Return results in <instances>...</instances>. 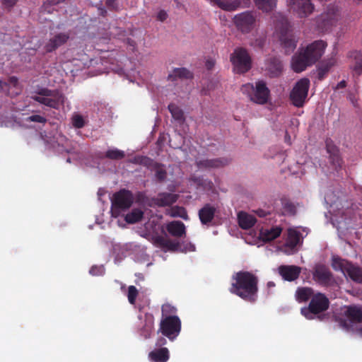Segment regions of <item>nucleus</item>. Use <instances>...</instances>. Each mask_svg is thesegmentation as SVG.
<instances>
[{"label":"nucleus","instance_id":"1","mask_svg":"<svg viewBox=\"0 0 362 362\" xmlns=\"http://www.w3.org/2000/svg\"><path fill=\"white\" fill-rule=\"evenodd\" d=\"M258 277L250 272L241 271L233 275L230 291L244 300L254 303L258 298Z\"/></svg>","mask_w":362,"mask_h":362},{"label":"nucleus","instance_id":"2","mask_svg":"<svg viewBox=\"0 0 362 362\" xmlns=\"http://www.w3.org/2000/svg\"><path fill=\"white\" fill-rule=\"evenodd\" d=\"M327 44L323 40H316L308 45L305 49H300L296 53L291 60V66L296 73L304 71L317 62L324 54Z\"/></svg>","mask_w":362,"mask_h":362},{"label":"nucleus","instance_id":"3","mask_svg":"<svg viewBox=\"0 0 362 362\" xmlns=\"http://www.w3.org/2000/svg\"><path fill=\"white\" fill-rule=\"evenodd\" d=\"M329 303V300L325 294L317 292L310 300L308 305L301 308L300 313L309 320H321L322 313L328 310Z\"/></svg>","mask_w":362,"mask_h":362},{"label":"nucleus","instance_id":"4","mask_svg":"<svg viewBox=\"0 0 362 362\" xmlns=\"http://www.w3.org/2000/svg\"><path fill=\"white\" fill-rule=\"evenodd\" d=\"M276 30L281 33L280 41L285 49V53L291 54L296 47L297 41L292 33L289 31V23L287 18L281 13H278L273 17Z\"/></svg>","mask_w":362,"mask_h":362},{"label":"nucleus","instance_id":"5","mask_svg":"<svg viewBox=\"0 0 362 362\" xmlns=\"http://www.w3.org/2000/svg\"><path fill=\"white\" fill-rule=\"evenodd\" d=\"M241 90L243 93H248L250 100L258 105H265L270 100L271 91L263 80L257 81L255 85L250 83L244 84Z\"/></svg>","mask_w":362,"mask_h":362},{"label":"nucleus","instance_id":"6","mask_svg":"<svg viewBox=\"0 0 362 362\" xmlns=\"http://www.w3.org/2000/svg\"><path fill=\"white\" fill-rule=\"evenodd\" d=\"M332 267L335 271L341 272L345 276L349 277L352 281L360 284L362 283L361 268L356 267L337 256L332 257Z\"/></svg>","mask_w":362,"mask_h":362},{"label":"nucleus","instance_id":"7","mask_svg":"<svg viewBox=\"0 0 362 362\" xmlns=\"http://www.w3.org/2000/svg\"><path fill=\"white\" fill-rule=\"evenodd\" d=\"M32 98L40 104L47 107L59 109L64 103V96L57 90H49L48 88H42Z\"/></svg>","mask_w":362,"mask_h":362},{"label":"nucleus","instance_id":"8","mask_svg":"<svg viewBox=\"0 0 362 362\" xmlns=\"http://www.w3.org/2000/svg\"><path fill=\"white\" fill-rule=\"evenodd\" d=\"M134 202L132 193L127 189H122L113 195L112 199V213L117 216L122 211H125L131 207Z\"/></svg>","mask_w":362,"mask_h":362},{"label":"nucleus","instance_id":"9","mask_svg":"<svg viewBox=\"0 0 362 362\" xmlns=\"http://www.w3.org/2000/svg\"><path fill=\"white\" fill-rule=\"evenodd\" d=\"M310 88V80L303 78L298 81L290 93V100L293 105L302 107L305 103Z\"/></svg>","mask_w":362,"mask_h":362},{"label":"nucleus","instance_id":"10","mask_svg":"<svg viewBox=\"0 0 362 362\" xmlns=\"http://www.w3.org/2000/svg\"><path fill=\"white\" fill-rule=\"evenodd\" d=\"M230 62L233 65V70L236 74H245L252 67V60L247 51L238 47L231 54Z\"/></svg>","mask_w":362,"mask_h":362},{"label":"nucleus","instance_id":"11","mask_svg":"<svg viewBox=\"0 0 362 362\" xmlns=\"http://www.w3.org/2000/svg\"><path fill=\"white\" fill-rule=\"evenodd\" d=\"M340 11L334 5H329L326 11L320 15L317 20V28L322 32L330 30L335 26L340 19Z\"/></svg>","mask_w":362,"mask_h":362},{"label":"nucleus","instance_id":"12","mask_svg":"<svg viewBox=\"0 0 362 362\" xmlns=\"http://www.w3.org/2000/svg\"><path fill=\"white\" fill-rule=\"evenodd\" d=\"M181 331V320L179 317H166L161 318L159 325V332L173 341L180 334Z\"/></svg>","mask_w":362,"mask_h":362},{"label":"nucleus","instance_id":"13","mask_svg":"<svg viewBox=\"0 0 362 362\" xmlns=\"http://www.w3.org/2000/svg\"><path fill=\"white\" fill-rule=\"evenodd\" d=\"M233 21L238 30L248 33L255 28L256 17L252 12L246 11L235 16Z\"/></svg>","mask_w":362,"mask_h":362},{"label":"nucleus","instance_id":"14","mask_svg":"<svg viewBox=\"0 0 362 362\" xmlns=\"http://www.w3.org/2000/svg\"><path fill=\"white\" fill-rule=\"evenodd\" d=\"M289 6L300 18H305L314 11L310 0H289Z\"/></svg>","mask_w":362,"mask_h":362},{"label":"nucleus","instance_id":"15","mask_svg":"<svg viewBox=\"0 0 362 362\" xmlns=\"http://www.w3.org/2000/svg\"><path fill=\"white\" fill-rule=\"evenodd\" d=\"M313 279L322 286H329L333 279L329 269L324 264H317L313 272Z\"/></svg>","mask_w":362,"mask_h":362},{"label":"nucleus","instance_id":"16","mask_svg":"<svg viewBox=\"0 0 362 362\" xmlns=\"http://www.w3.org/2000/svg\"><path fill=\"white\" fill-rule=\"evenodd\" d=\"M70 36L68 33H59L50 37L48 42L45 45L46 52L49 53L55 51L59 47L67 42Z\"/></svg>","mask_w":362,"mask_h":362},{"label":"nucleus","instance_id":"17","mask_svg":"<svg viewBox=\"0 0 362 362\" xmlns=\"http://www.w3.org/2000/svg\"><path fill=\"white\" fill-rule=\"evenodd\" d=\"M139 319L143 320L139 328L140 335L146 339L150 338L154 330V316L151 313H146L144 317L139 316Z\"/></svg>","mask_w":362,"mask_h":362},{"label":"nucleus","instance_id":"18","mask_svg":"<svg viewBox=\"0 0 362 362\" xmlns=\"http://www.w3.org/2000/svg\"><path fill=\"white\" fill-rule=\"evenodd\" d=\"M18 85V78L16 76H11L7 81L0 80L1 90L10 96L19 94Z\"/></svg>","mask_w":362,"mask_h":362},{"label":"nucleus","instance_id":"19","mask_svg":"<svg viewBox=\"0 0 362 362\" xmlns=\"http://www.w3.org/2000/svg\"><path fill=\"white\" fill-rule=\"evenodd\" d=\"M279 272L284 280L293 281L299 277L301 268L295 265H281L279 267Z\"/></svg>","mask_w":362,"mask_h":362},{"label":"nucleus","instance_id":"20","mask_svg":"<svg viewBox=\"0 0 362 362\" xmlns=\"http://www.w3.org/2000/svg\"><path fill=\"white\" fill-rule=\"evenodd\" d=\"M266 71L270 78L279 77L283 71L281 61L276 57L267 59L266 62Z\"/></svg>","mask_w":362,"mask_h":362},{"label":"nucleus","instance_id":"21","mask_svg":"<svg viewBox=\"0 0 362 362\" xmlns=\"http://www.w3.org/2000/svg\"><path fill=\"white\" fill-rule=\"evenodd\" d=\"M178 199V195L169 192H160L156 197L152 199L154 205L159 207L168 206L175 203Z\"/></svg>","mask_w":362,"mask_h":362},{"label":"nucleus","instance_id":"22","mask_svg":"<svg viewBox=\"0 0 362 362\" xmlns=\"http://www.w3.org/2000/svg\"><path fill=\"white\" fill-rule=\"evenodd\" d=\"M152 242L156 246L169 251H175L180 246L178 242L171 240L162 235L153 237Z\"/></svg>","mask_w":362,"mask_h":362},{"label":"nucleus","instance_id":"23","mask_svg":"<svg viewBox=\"0 0 362 362\" xmlns=\"http://www.w3.org/2000/svg\"><path fill=\"white\" fill-rule=\"evenodd\" d=\"M348 57L352 59L350 69L353 71L354 76H360L362 74V52L352 51L349 53Z\"/></svg>","mask_w":362,"mask_h":362},{"label":"nucleus","instance_id":"24","mask_svg":"<svg viewBox=\"0 0 362 362\" xmlns=\"http://www.w3.org/2000/svg\"><path fill=\"white\" fill-rule=\"evenodd\" d=\"M216 209L209 204H205L199 210V218L203 225H209L214 218Z\"/></svg>","mask_w":362,"mask_h":362},{"label":"nucleus","instance_id":"25","mask_svg":"<svg viewBox=\"0 0 362 362\" xmlns=\"http://www.w3.org/2000/svg\"><path fill=\"white\" fill-rule=\"evenodd\" d=\"M167 231L176 238H181L186 233L185 224L180 221H173L166 225Z\"/></svg>","mask_w":362,"mask_h":362},{"label":"nucleus","instance_id":"26","mask_svg":"<svg viewBox=\"0 0 362 362\" xmlns=\"http://www.w3.org/2000/svg\"><path fill=\"white\" fill-rule=\"evenodd\" d=\"M282 228L279 226L272 227L269 229L262 228L259 231V238L263 242H270L280 236Z\"/></svg>","mask_w":362,"mask_h":362},{"label":"nucleus","instance_id":"27","mask_svg":"<svg viewBox=\"0 0 362 362\" xmlns=\"http://www.w3.org/2000/svg\"><path fill=\"white\" fill-rule=\"evenodd\" d=\"M345 315L352 322H362V306L351 305L349 306L346 311Z\"/></svg>","mask_w":362,"mask_h":362},{"label":"nucleus","instance_id":"28","mask_svg":"<svg viewBox=\"0 0 362 362\" xmlns=\"http://www.w3.org/2000/svg\"><path fill=\"white\" fill-rule=\"evenodd\" d=\"M315 295L314 290L310 287H298L296 291L295 298L298 303H305L310 300Z\"/></svg>","mask_w":362,"mask_h":362},{"label":"nucleus","instance_id":"29","mask_svg":"<svg viewBox=\"0 0 362 362\" xmlns=\"http://www.w3.org/2000/svg\"><path fill=\"white\" fill-rule=\"evenodd\" d=\"M193 77V74L187 69L175 68L172 72L168 76V80L170 81H175L177 78L180 79H189Z\"/></svg>","mask_w":362,"mask_h":362},{"label":"nucleus","instance_id":"30","mask_svg":"<svg viewBox=\"0 0 362 362\" xmlns=\"http://www.w3.org/2000/svg\"><path fill=\"white\" fill-rule=\"evenodd\" d=\"M169 357V351L165 347L155 349L148 354L149 359L153 362H167Z\"/></svg>","mask_w":362,"mask_h":362},{"label":"nucleus","instance_id":"31","mask_svg":"<svg viewBox=\"0 0 362 362\" xmlns=\"http://www.w3.org/2000/svg\"><path fill=\"white\" fill-rule=\"evenodd\" d=\"M238 223L243 229H249L256 223V218L252 215L241 211L238 215Z\"/></svg>","mask_w":362,"mask_h":362},{"label":"nucleus","instance_id":"32","mask_svg":"<svg viewBox=\"0 0 362 362\" xmlns=\"http://www.w3.org/2000/svg\"><path fill=\"white\" fill-rule=\"evenodd\" d=\"M327 151L329 154V159L335 169L337 170L338 168H341V158L339 153V150L334 145H330L327 144Z\"/></svg>","mask_w":362,"mask_h":362},{"label":"nucleus","instance_id":"33","mask_svg":"<svg viewBox=\"0 0 362 362\" xmlns=\"http://www.w3.org/2000/svg\"><path fill=\"white\" fill-rule=\"evenodd\" d=\"M197 165L200 169L217 168L223 166V160L221 158L201 160L197 162Z\"/></svg>","mask_w":362,"mask_h":362},{"label":"nucleus","instance_id":"34","mask_svg":"<svg viewBox=\"0 0 362 362\" xmlns=\"http://www.w3.org/2000/svg\"><path fill=\"white\" fill-rule=\"evenodd\" d=\"M281 204L284 215L294 216L296 214V206L288 198L283 197L281 199Z\"/></svg>","mask_w":362,"mask_h":362},{"label":"nucleus","instance_id":"35","mask_svg":"<svg viewBox=\"0 0 362 362\" xmlns=\"http://www.w3.org/2000/svg\"><path fill=\"white\" fill-rule=\"evenodd\" d=\"M334 63L332 61H323L317 66V78L322 81L327 76Z\"/></svg>","mask_w":362,"mask_h":362},{"label":"nucleus","instance_id":"36","mask_svg":"<svg viewBox=\"0 0 362 362\" xmlns=\"http://www.w3.org/2000/svg\"><path fill=\"white\" fill-rule=\"evenodd\" d=\"M144 216V212L139 209H134L127 214L124 220L127 223L134 224L140 221Z\"/></svg>","mask_w":362,"mask_h":362},{"label":"nucleus","instance_id":"37","mask_svg":"<svg viewBox=\"0 0 362 362\" xmlns=\"http://www.w3.org/2000/svg\"><path fill=\"white\" fill-rule=\"evenodd\" d=\"M125 157V153L123 151L117 148L108 149L103 156H100V158H107L110 160H119Z\"/></svg>","mask_w":362,"mask_h":362},{"label":"nucleus","instance_id":"38","mask_svg":"<svg viewBox=\"0 0 362 362\" xmlns=\"http://www.w3.org/2000/svg\"><path fill=\"white\" fill-rule=\"evenodd\" d=\"M257 7L264 11H272L276 5V0H254Z\"/></svg>","mask_w":362,"mask_h":362},{"label":"nucleus","instance_id":"39","mask_svg":"<svg viewBox=\"0 0 362 362\" xmlns=\"http://www.w3.org/2000/svg\"><path fill=\"white\" fill-rule=\"evenodd\" d=\"M151 170L155 171V177L158 182H163L166 180L168 174L163 164L156 163Z\"/></svg>","mask_w":362,"mask_h":362},{"label":"nucleus","instance_id":"40","mask_svg":"<svg viewBox=\"0 0 362 362\" xmlns=\"http://www.w3.org/2000/svg\"><path fill=\"white\" fill-rule=\"evenodd\" d=\"M300 241V233L295 230H288V238L286 241V245L291 247L294 248L297 246Z\"/></svg>","mask_w":362,"mask_h":362},{"label":"nucleus","instance_id":"41","mask_svg":"<svg viewBox=\"0 0 362 362\" xmlns=\"http://www.w3.org/2000/svg\"><path fill=\"white\" fill-rule=\"evenodd\" d=\"M168 214L171 217H179L185 221L189 220V216L187 210L183 206H174L171 207Z\"/></svg>","mask_w":362,"mask_h":362},{"label":"nucleus","instance_id":"42","mask_svg":"<svg viewBox=\"0 0 362 362\" xmlns=\"http://www.w3.org/2000/svg\"><path fill=\"white\" fill-rule=\"evenodd\" d=\"M168 110L172 115V117L177 121L184 119V114L182 110L175 104L170 103L168 105Z\"/></svg>","mask_w":362,"mask_h":362},{"label":"nucleus","instance_id":"43","mask_svg":"<svg viewBox=\"0 0 362 362\" xmlns=\"http://www.w3.org/2000/svg\"><path fill=\"white\" fill-rule=\"evenodd\" d=\"M176 313L177 308L169 303H165L161 307L162 318L166 317H178Z\"/></svg>","mask_w":362,"mask_h":362},{"label":"nucleus","instance_id":"44","mask_svg":"<svg viewBox=\"0 0 362 362\" xmlns=\"http://www.w3.org/2000/svg\"><path fill=\"white\" fill-rule=\"evenodd\" d=\"M134 163L142 165L149 169H152L157 162L147 156H136L134 158Z\"/></svg>","mask_w":362,"mask_h":362},{"label":"nucleus","instance_id":"45","mask_svg":"<svg viewBox=\"0 0 362 362\" xmlns=\"http://www.w3.org/2000/svg\"><path fill=\"white\" fill-rule=\"evenodd\" d=\"M72 125L76 129L83 128L85 124V119L82 115L79 114H74L71 117Z\"/></svg>","mask_w":362,"mask_h":362},{"label":"nucleus","instance_id":"46","mask_svg":"<svg viewBox=\"0 0 362 362\" xmlns=\"http://www.w3.org/2000/svg\"><path fill=\"white\" fill-rule=\"evenodd\" d=\"M139 291L134 286H129L128 287L127 298L130 304L134 305L138 296Z\"/></svg>","mask_w":362,"mask_h":362},{"label":"nucleus","instance_id":"47","mask_svg":"<svg viewBox=\"0 0 362 362\" xmlns=\"http://www.w3.org/2000/svg\"><path fill=\"white\" fill-rule=\"evenodd\" d=\"M26 121L45 124L47 122V119L39 115H33L28 117Z\"/></svg>","mask_w":362,"mask_h":362},{"label":"nucleus","instance_id":"48","mask_svg":"<svg viewBox=\"0 0 362 362\" xmlns=\"http://www.w3.org/2000/svg\"><path fill=\"white\" fill-rule=\"evenodd\" d=\"M18 0H1L4 8L11 11L17 4Z\"/></svg>","mask_w":362,"mask_h":362},{"label":"nucleus","instance_id":"49","mask_svg":"<svg viewBox=\"0 0 362 362\" xmlns=\"http://www.w3.org/2000/svg\"><path fill=\"white\" fill-rule=\"evenodd\" d=\"M105 4L109 10L112 11H117L119 10L117 0H106Z\"/></svg>","mask_w":362,"mask_h":362},{"label":"nucleus","instance_id":"50","mask_svg":"<svg viewBox=\"0 0 362 362\" xmlns=\"http://www.w3.org/2000/svg\"><path fill=\"white\" fill-rule=\"evenodd\" d=\"M211 3L223 11H226V0H210Z\"/></svg>","mask_w":362,"mask_h":362},{"label":"nucleus","instance_id":"51","mask_svg":"<svg viewBox=\"0 0 362 362\" xmlns=\"http://www.w3.org/2000/svg\"><path fill=\"white\" fill-rule=\"evenodd\" d=\"M168 17L167 12L165 10H160L157 14V20L161 22L165 21Z\"/></svg>","mask_w":362,"mask_h":362},{"label":"nucleus","instance_id":"52","mask_svg":"<svg viewBox=\"0 0 362 362\" xmlns=\"http://www.w3.org/2000/svg\"><path fill=\"white\" fill-rule=\"evenodd\" d=\"M69 0H47L48 4L51 6H57L60 4H64L68 1Z\"/></svg>","mask_w":362,"mask_h":362},{"label":"nucleus","instance_id":"53","mask_svg":"<svg viewBox=\"0 0 362 362\" xmlns=\"http://www.w3.org/2000/svg\"><path fill=\"white\" fill-rule=\"evenodd\" d=\"M215 62L212 59H208L206 61L205 66L208 70H211L214 66Z\"/></svg>","mask_w":362,"mask_h":362},{"label":"nucleus","instance_id":"54","mask_svg":"<svg viewBox=\"0 0 362 362\" xmlns=\"http://www.w3.org/2000/svg\"><path fill=\"white\" fill-rule=\"evenodd\" d=\"M255 213L257 214V215L259 217H265L267 216L268 214H269V212L263 210V209H257Z\"/></svg>","mask_w":362,"mask_h":362},{"label":"nucleus","instance_id":"55","mask_svg":"<svg viewBox=\"0 0 362 362\" xmlns=\"http://www.w3.org/2000/svg\"><path fill=\"white\" fill-rule=\"evenodd\" d=\"M98 13H99V15L102 16L103 17H105L107 14V11L105 9V8H104L103 6H99L98 7Z\"/></svg>","mask_w":362,"mask_h":362},{"label":"nucleus","instance_id":"56","mask_svg":"<svg viewBox=\"0 0 362 362\" xmlns=\"http://www.w3.org/2000/svg\"><path fill=\"white\" fill-rule=\"evenodd\" d=\"M166 344V339L163 337H160L158 339L156 345L157 346H162L163 345H165Z\"/></svg>","mask_w":362,"mask_h":362},{"label":"nucleus","instance_id":"57","mask_svg":"<svg viewBox=\"0 0 362 362\" xmlns=\"http://www.w3.org/2000/svg\"><path fill=\"white\" fill-rule=\"evenodd\" d=\"M100 268L98 267H92L90 269V273L92 274V275H97L98 274V271L100 270Z\"/></svg>","mask_w":362,"mask_h":362},{"label":"nucleus","instance_id":"58","mask_svg":"<svg viewBox=\"0 0 362 362\" xmlns=\"http://www.w3.org/2000/svg\"><path fill=\"white\" fill-rule=\"evenodd\" d=\"M346 86V82L344 80H343V81H340V82L337 84V88H337V89L344 88H345Z\"/></svg>","mask_w":362,"mask_h":362},{"label":"nucleus","instance_id":"59","mask_svg":"<svg viewBox=\"0 0 362 362\" xmlns=\"http://www.w3.org/2000/svg\"><path fill=\"white\" fill-rule=\"evenodd\" d=\"M290 139H291L290 136L288 135V134L287 132H286L285 140L289 144H291Z\"/></svg>","mask_w":362,"mask_h":362},{"label":"nucleus","instance_id":"60","mask_svg":"<svg viewBox=\"0 0 362 362\" xmlns=\"http://www.w3.org/2000/svg\"><path fill=\"white\" fill-rule=\"evenodd\" d=\"M128 43L132 47H134L136 44L134 40L129 39L128 40Z\"/></svg>","mask_w":362,"mask_h":362},{"label":"nucleus","instance_id":"61","mask_svg":"<svg viewBox=\"0 0 362 362\" xmlns=\"http://www.w3.org/2000/svg\"><path fill=\"white\" fill-rule=\"evenodd\" d=\"M358 334L362 337V327L358 328L357 330H356Z\"/></svg>","mask_w":362,"mask_h":362},{"label":"nucleus","instance_id":"62","mask_svg":"<svg viewBox=\"0 0 362 362\" xmlns=\"http://www.w3.org/2000/svg\"><path fill=\"white\" fill-rule=\"evenodd\" d=\"M356 2H357L358 4H359L360 2L362 1V0H354Z\"/></svg>","mask_w":362,"mask_h":362},{"label":"nucleus","instance_id":"63","mask_svg":"<svg viewBox=\"0 0 362 362\" xmlns=\"http://www.w3.org/2000/svg\"><path fill=\"white\" fill-rule=\"evenodd\" d=\"M268 285H269V286H272V285H273V283H272V282H269V283H268Z\"/></svg>","mask_w":362,"mask_h":362}]
</instances>
